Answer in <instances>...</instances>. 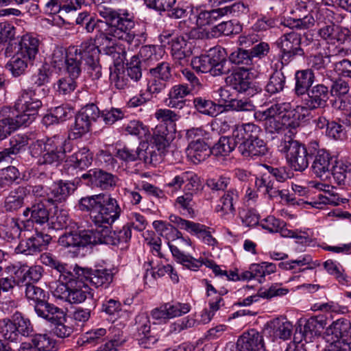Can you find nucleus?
<instances>
[{
  "instance_id": "obj_26",
  "label": "nucleus",
  "mask_w": 351,
  "mask_h": 351,
  "mask_svg": "<svg viewBox=\"0 0 351 351\" xmlns=\"http://www.w3.org/2000/svg\"><path fill=\"white\" fill-rule=\"evenodd\" d=\"M308 3L305 1L298 0L295 5V12H298L299 18L292 21H288L287 26L291 28H296L298 29H306L312 27L315 20L311 14H308L310 10Z\"/></svg>"
},
{
  "instance_id": "obj_29",
  "label": "nucleus",
  "mask_w": 351,
  "mask_h": 351,
  "mask_svg": "<svg viewBox=\"0 0 351 351\" xmlns=\"http://www.w3.org/2000/svg\"><path fill=\"white\" fill-rule=\"evenodd\" d=\"M40 40L31 34L23 35L18 44L16 53L34 62L39 51Z\"/></svg>"
},
{
  "instance_id": "obj_24",
  "label": "nucleus",
  "mask_w": 351,
  "mask_h": 351,
  "mask_svg": "<svg viewBox=\"0 0 351 351\" xmlns=\"http://www.w3.org/2000/svg\"><path fill=\"white\" fill-rule=\"evenodd\" d=\"M22 216L24 218L22 221H26V225L32 222L39 225L48 223L49 211L43 201H38L26 207L23 211Z\"/></svg>"
},
{
  "instance_id": "obj_2",
  "label": "nucleus",
  "mask_w": 351,
  "mask_h": 351,
  "mask_svg": "<svg viewBox=\"0 0 351 351\" xmlns=\"http://www.w3.org/2000/svg\"><path fill=\"white\" fill-rule=\"evenodd\" d=\"M98 13L105 20L104 28L99 27L94 40L90 38L86 41H91L98 50L99 62L100 47H103L106 54L114 56L117 39L125 41L136 47L145 43L146 32L137 29L134 18L130 16L128 12L121 14L111 8L100 5Z\"/></svg>"
},
{
  "instance_id": "obj_49",
  "label": "nucleus",
  "mask_w": 351,
  "mask_h": 351,
  "mask_svg": "<svg viewBox=\"0 0 351 351\" xmlns=\"http://www.w3.org/2000/svg\"><path fill=\"white\" fill-rule=\"evenodd\" d=\"M252 60L249 49L238 48L229 56V61L234 64L241 65V69L249 70L252 64Z\"/></svg>"
},
{
  "instance_id": "obj_22",
  "label": "nucleus",
  "mask_w": 351,
  "mask_h": 351,
  "mask_svg": "<svg viewBox=\"0 0 351 351\" xmlns=\"http://www.w3.org/2000/svg\"><path fill=\"white\" fill-rule=\"evenodd\" d=\"M14 285L21 286L24 284H32L30 282H36L43 276V268L40 265H33L29 267L27 265H23L20 267L14 266Z\"/></svg>"
},
{
  "instance_id": "obj_47",
  "label": "nucleus",
  "mask_w": 351,
  "mask_h": 351,
  "mask_svg": "<svg viewBox=\"0 0 351 351\" xmlns=\"http://www.w3.org/2000/svg\"><path fill=\"white\" fill-rule=\"evenodd\" d=\"M0 333L3 337L10 342H17L20 336L17 332L14 319L3 318L0 319Z\"/></svg>"
},
{
  "instance_id": "obj_11",
  "label": "nucleus",
  "mask_w": 351,
  "mask_h": 351,
  "mask_svg": "<svg viewBox=\"0 0 351 351\" xmlns=\"http://www.w3.org/2000/svg\"><path fill=\"white\" fill-rule=\"evenodd\" d=\"M65 138L60 135H54L45 141L44 154L39 158V162L43 165L61 164L66 158L64 149Z\"/></svg>"
},
{
  "instance_id": "obj_54",
  "label": "nucleus",
  "mask_w": 351,
  "mask_h": 351,
  "mask_svg": "<svg viewBox=\"0 0 351 351\" xmlns=\"http://www.w3.org/2000/svg\"><path fill=\"white\" fill-rule=\"evenodd\" d=\"M195 108L200 113L215 117L218 114L217 108L218 106L210 99L199 97L193 99Z\"/></svg>"
},
{
  "instance_id": "obj_37",
  "label": "nucleus",
  "mask_w": 351,
  "mask_h": 351,
  "mask_svg": "<svg viewBox=\"0 0 351 351\" xmlns=\"http://www.w3.org/2000/svg\"><path fill=\"white\" fill-rule=\"evenodd\" d=\"M173 132L166 125H158L154 130L151 142L159 152H163L170 145Z\"/></svg>"
},
{
  "instance_id": "obj_39",
  "label": "nucleus",
  "mask_w": 351,
  "mask_h": 351,
  "mask_svg": "<svg viewBox=\"0 0 351 351\" xmlns=\"http://www.w3.org/2000/svg\"><path fill=\"white\" fill-rule=\"evenodd\" d=\"M274 337L282 340L289 339L293 332V325L285 317H278L269 324Z\"/></svg>"
},
{
  "instance_id": "obj_10",
  "label": "nucleus",
  "mask_w": 351,
  "mask_h": 351,
  "mask_svg": "<svg viewBox=\"0 0 351 351\" xmlns=\"http://www.w3.org/2000/svg\"><path fill=\"white\" fill-rule=\"evenodd\" d=\"M309 150L313 157L311 165L313 173L321 179L328 178L335 162L330 153L325 149H319L317 141L309 143Z\"/></svg>"
},
{
  "instance_id": "obj_3",
  "label": "nucleus",
  "mask_w": 351,
  "mask_h": 351,
  "mask_svg": "<svg viewBox=\"0 0 351 351\" xmlns=\"http://www.w3.org/2000/svg\"><path fill=\"white\" fill-rule=\"evenodd\" d=\"M85 60L87 71L92 80H99L101 76V66L98 62V50L91 41H84L79 49L69 48V56L64 65L69 77L78 78L82 72V60Z\"/></svg>"
},
{
  "instance_id": "obj_19",
  "label": "nucleus",
  "mask_w": 351,
  "mask_h": 351,
  "mask_svg": "<svg viewBox=\"0 0 351 351\" xmlns=\"http://www.w3.org/2000/svg\"><path fill=\"white\" fill-rule=\"evenodd\" d=\"M332 23L322 27L318 30L319 36L328 43L344 45L351 43V32L347 27Z\"/></svg>"
},
{
  "instance_id": "obj_7",
  "label": "nucleus",
  "mask_w": 351,
  "mask_h": 351,
  "mask_svg": "<svg viewBox=\"0 0 351 351\" xmlns=\"http://www.w3.org/2000/svg\"><path fill=\"white\" fill-rule=\"evenodd\" d=\"M279 151L286 154V159L289 166L296 171H303L309 164V147L307 148L298 141L290 136H285L278 146Z\"/></svg>"
},
{
  "instance_id": "obj_35",
  "label": "nucleus",
  "mask_w": 351,
  "mask_h": 351,
  "mask_svg": "<svg viewBox=\"0 0 351 351\" xmlns=\"http://www.w3.org/2000/svg\"><path fill=\"white\" fill-rule=\"evenodd\" d=\"M188 156L194 163L204 161L213 154L210 143L204 141L202 142L189 143L187 147Z\"/></svg>"
},
{
  "instance_id": "obj_18",
  "label": "nucleus",
  "mask_w": 351,
  "mask_h": 351,
  "mask_svg": "<svg viewBox=\"0 0 351 351\" xmlns=\"http://www.w3.org/2000/svg\"><path fill=\"white\" fill-rule=\"evenodd\" d=\"M276 44L280 49L283 57L290 58L296 56H304V51L300 47V35L293 31L281 36L276 40Z\"/></svg>"
},
{
  "instance_id": "obj_63",
  "label": "nucleus",
  "mask_w": 351,
  "mask_h": 351,
  "mask_svg": "<svg viewBox=\"0 0 351 351\" xmlns=\"http://www.w3.org/2000/svg\"><path fill=\"white\" fill-rule=\"evenodd\" d=\"M26 287L25 296L29 300L33 301L34 304L41 303L45 300V293L41 288L33 284H24Z\"/></svg>"
},
{
  "instance_id": "obj_4",
  "label": "nucleus",
  "mask_w": 351,
  "mask_h": 351,
  "mask_svg": "<svg viewBox=\"0 0 351 351\" xmlns=\"http://www.w3.org/2000/svg\"><path fill=\"white\" fill-rule=\"evenodd\" d=\"M305 110L302 106H298L295 109L289 102H283L271 105L263 111L255 113V117L259 120L266 121L267 129L270 132L278 131L282 125L291 128L298 126V121L304 119V114L301 112Z\"/></svg>"
},
{
  "instance_id": "obj_56",
  "label": "nucleus",
  "mask_w": 351,
  "mask_h": 351,
  "mask_svg": "<svg viewBox=\"0 0 351 351\" xmlns=\"http://www.w3.org/2000/svg\"><path fill=\"white\" fill-rule=\"evenodd\" d=\"M191 65L194 69L202 73H210L212 76H219L214 72V66L207 55L195 57L191 60Z\"/></svg>"
},
{
  "instance_id": "obj_44",
  "label": "nucleus",
  "mask_w": 351,
  "mask_h": 351,
  "mask_svg": "<svg viewBox=\"0 0 351 351\" xmlns=\"http://www.w3.org/2000/svg\"><path fill=\"white\" fill-rule=\"evenodd\" d=\"M70 217L66 210L54 207L52 215H49L48 226L53 230H62L69 226Z\"/></svg>"
},
{
  "instance_id": "obj_28",
  "label": "nucleus",
  "mask_w": 351,
  "mask_h": 351,
  "mask_svg": "<svg viewBox=\"0 0 351 351\" xmlns=\"http://www.w3.org/2000/svg\"><path fill=\"white\" fill-rule=\"evenodd\" d=\"M29 193V189L24 186H19L11 191L5 198L3 208L8 213L17 212L24 206L25 199Z\"/></svg>"
},
{
  "instance_id": "obj_13",
  "label": "nucleus",
  "mask_w": 351,
  "mask_h": 351,
  "mask_svg": "<svg viewBox=\"0 0 351 351\" xmlns=\"http://www.w3.org/2000/svg\"><path fill=\"white\" fill-rule=\"evenodd\" d=\"M147 90L152 94L162 92L172 79L171 67L169 62H162L149 70Z\"/></svg>"
},
{
  "instance_id": "obj_33",
  "label": "nucleus",
  "mask_w": 351,
  "mask_h": 351,
  "mask_svg": "<svg viewBox=\"0 0 351 351\" xmlns=\"http://www.w3.org/2000/svg\"><path fill=\"white\" fill-rule=\"evenodd\" d=\"M249 70L240 69L228 76L226 82L239 93H245L252 88V82L249 77Z\"/></svg>"
},
{
  "instance_id": "obj_8",
  "label": "nucleus",
  "mask_w": 351,
  "mask_h": 351,
  "mask_svg": "<svg viewBox=\"0 0 351 351\" xmlns=\"http://www.w3.org/2000/svg\"><path fill=\"white\" fill-rule=\"evenodd\" d=\"M41 106L42 102L37 98L35 91L25 89L22 90L16 102V109L14 110L27 126L35 119V116Z\"/></svg>"
},
{
  "instance_id": "obj_40",
  "label": "nucleus",
  "mask_w": 351,
  "mask_h": 351,
  "mask_svg": "<svg viewBox=\"0 0 351 351\" xmlns=\"http://www.w3.org/2000/svg\"><path fill=\"white\" fill-rule=\"evenodd\" d=\"M69 164L74 169L85 170L93 162V153L86 147L72 154L68 160Z\"/></svg>"
},
{
  "instance_id": "obj_43",
  "label": "nucleus",
  "mask_w": 351,
  "mask_h": 351,
  "mask_svg": "<svg viewBox=\"0 0 351 351\" xmlns=\"http://www.w3.org/2000/svg\"><path fill=\"white\" fill-rule=\"evenodd\" d=\"M138 344L143 348H151L158 340L157 336L151 331L150 322L147 317H145V322L138 328Z\"/></svg>"
},
{
  "instance_id": "obj_9",
  "label": "nucleus",
  "mask_w": 351,
  "mask_h": 351,
  "mask_svg": "<svg viewBox=\"0 0 351 351\" xmlns=\"http://www.w3.org/2000/svg\"><path fill=\"white\" fill-rule=\"evenodd\" d=\"M100 118L99 110L93 104L86 105L76 114L75 123L71 126L69 138L77 139L90 130L93 122Z\"/></svg>"
},
{
  "instance_id": "obj_52",
  "label": "nucleus",
  "mask_w": 351,
  "mask_h": 351,
  "mask_svg": "<svg viewBox=\"0 0 351 351\" xmlns=\"http://www.w3.org/2000/svg\"><path fill=\"white\" fill-rule=\"evenodd\" d=\"M335 164L332 165L330 174L338 185H345L347 174L351 171V164L345 163L342 161L335 160Z\"/></svg>"
},
{
  "instance_id": "obj_59",
  "label": "nucleus",
  "mask_w": 351,
  "mask_h": 351,
  "mask_svg": "<svg viewBox=\"0 0 351 351\" xmlns=\"http://www.w3.org/2000/svg\"><path fill=\"white\" fill-rule=\"evenodd\" d=\"M285 224L283 221L276 219L271 215L263 219L260 222V226L263 229L270 232H280L282 235H284V227Z\"/></svg>"
},
{
  "instance_id": "obj_64",
  "label": "nucleus",
  "mask_w": 351,
  "mask_h": 351,
  "mask_svg": "<svg viewBox=\"0 0 351 351\" xmlns=\"http://www.w3.org/2000/svg\"><path fill=\"white\" fill-rule=\"evenodd\" d=\"M83 0H62L63 8L62 11V19L67 23H73L71 21L70 13H73L81 7Z\"/></svg>"
},
{
  "instance_id": "obj_5",
  "label": "nucleus",
  "mask_w": 351,
  "mask_h": 351,
  "mask_svg": "<svg viewBox=\"0 0 351 351\" xmlns=\"http://www.w3.org/2000/svg\"><path fill=\"white\" fill-rule=\"evenodd\" d=\"M62 278V283L55 289V295L70 304H80L86 300H93V293L86 284L82 267L75 265L73 275Z\"/></svg>"
},
{
  "instance_id": "obj_27",
  "label": "nucleus",
  "mask_w": 351,
  "mask_h": 351,
  "mask_svg": "<svg viewBox=\"0 0 351 351\" xmlns=\"http://www.w3.org/2000/svg\"><path fill=\"white\" fill-rule=\"evenodd\" d=\"M234 137L239 145L251 143L261 140V129L254 123H246L241 125H235Z\"/></svg>"
},
{
  "instance_id": "obj_55",
  "label": "nucleus",
  "mask_w": 351,
  "mask_h": 351,
  "mask_svg": "<svg viewBox=\"0 0 351 351\" xmlns=\"http://www.w3.org/2000/svg\"><path fill=\"white\" fill-rule=\"evenodd\" d=\"M156 118L169 128L171 132H175V122L178 120L179 116L169 109H160L155 113Z\"/></svg>"
},
{
  "instance_id": "obj_17",
  "label": "nucleus",
  "mask_w": 351,
  "mask_h": 351,
  "mask_svg": "<svg viewBox=\"0 0 351 351\" xmlns=\"http://www.w3.org/2000/svg\"><path fill=\"white\" fill-rule=\"evenodd\" d=\"M51 240V237L43 232L36 231L26 240L21 241L16 248L17 253L33 255L46 249Z\"/></svg>"
},
{
  "instance_id": "obj_34",
  "label": "nucleus",
  "mask_w": 351,
  "mask_h": 351,
  "mask_svg": "<svg viewBox=\"0 0 351 351\" xmlns=\"http://www.w3.org/2000/svg\"><path fill=\"white\" fill-rule=\"evenodd\" d=\"M326 324V319L324 315L314 316L308 319L302 326L303 332L306 335V343L311 342L315 337L319 336Z\"/></svg>"
},
{
  "instance_id": "obj_45",
  "label": "nucleus",
  "mask_w": 351,
  "mask_h": 351,
  "mask_svg": "<svg viewBox=\"0 0 351 351\" xmlns=\"http://www.w3.org/2000/svg\"><path fill=\"white\" fill-rule=\"evenodd\" d=\"M345 19V15L336 14L328 8H322L317 11L315 21L320 28L332 23L341 24Z\"/></svg>"
},
{
  "instance_id": "obj_57",
  "label": "nucleus",
  "mask_w": 351,
  "mask_h": 351,
  "mask_svg": "<svg viewBox=\"0 0 351 351\" xmlns=\"http://www.w3.org/2000/svg\"><path fill=\"white\" fill-rule=\"evenodd\" d=\"M12 318L14 319V323L16 326L19 335H21L24 337L32 335L34 330L33 326L32 325L29 319L25 318L19 312H16L12 315Z\"/></svg>"
},
{
  "instance_id": "obj_32",
  "label": "nucleus",
  "mask_w": 351,
  "mask_h": 351,
  "mask_svg": "<svg viewBox=\"0 0 351 351\" xmlns=\"http://www.w3.org/2000/svg\"><path fill=\"white\" fill-rule=\"evenodd\" d=\"M214 66V72L219 75L228 74L230 71V63L226 59V53L224 48L215 47L210 50L207 55Z\"/></svg>"
},
{
  "instance_id": "obj_20",
  "label": "nucleus",
  "mask_w": 351,
  "mask_h": 351,
  "mask_svg": "<svg viewBox=\"0 0 351 351\" xmlns=\"http://www.w3.org/2000/svg\"><path fill=\"white\" fill-rule=\"evenodd\" d=\"M81 178L88 180V184L108 190L114 187L119 180L117 176L101 169H90Z\"/></svg>"
},
{
  "instance_id": "obj_31",
  "label": "nucleus",
  "mask_w": 351,
  "mask_h": 351,
  "mask_svg": "<svg viewBox=\"0 0 351 351\" xmlns=\"http://www.w3.org/2000/svg\"><path fill=\"white\" fill-rule=\"evenodd\" d=\"M315 80V74L311 69L296 71L295 74V94L301 97L306 95V93L313 86Z\"/></svg>"
},
{
  "instance_id": "obj_53",
  "label": "nucleus",
  "mask_w": 351,
  "mask_h": 351,
  "mask_svg": "<svg viewBox=\"0 0 351 351\" xmlns=\"http://www.w3.org/2000/svg\"><path fill=\"white\" fill-rule=\"evenodd\" d=\"M138 154V160H143L145 164H154L158 160L154 146L149 145L147 141H143L139 144Z\"/></svg>"
},
{
  "instance_id": "obj_23",
  "label": "nucleus",
  "mask_w": 351,
  "mask_h": 351,
  "mask_svg": "<svg viewBox=\"0 0 351 351\" xmlns=\"http://www.w3.org/2000/svg\"><path fill=\"white\" fill-rule=\"evenodd\" d=\"M169 220L178 228L193 232L202 238L209 245H212L215 242V239L213 238L210 232L206 230L204 225L185 220L175 215H171Z\"/></svg>"
},
{
  "instance_id": "obj_42",
  "label": "nucleus",
  "mask_w": 351,
  "mask_h": 351,
  "mask_svg": "<svg viewBox=\"0 0 351 351\" xmlns=\"http://www.w3.org/2000/svg\"><path fill=\"white\" fill-rule=\"evenodd\" d=\"M239 199V192L235 189L228 190L220 199L221 204L217 207V212H222L223 215L235 213V206Z\"/></svg>"
},
{
  "instance_id": "obj_6",
  "label": "nucleus",
  "mask_w": 351,
  "mask_h": 351,
  "mask_svg": "<svg viewBox=\"0 0 351 351\" xmlns=\"http://www.w3.org/2000/svg\"><path fill=\"white\" fill-rule=\"evenodd\" d=\"M34 308L38 317L51 324L52 331L58 337L65 338L73 332V328L66 324V313L62 308L46 300L34 304Z\"/></svg>"
},
{
  "instance_id": "obj_14",
  "label": "nucleus",
  "mask_w": 351,
  "mask_h": 351,
  "mask_svg": "<svg viewBox=\"0 0 351 351\" xmlns=\"http://www.w3.org/2000/svg\"><path fill=\"white\" fill-rule=\"evenodd\" d=\"M324 83H327L324 80ZM330 90L326 84H317L313 86L302 97V103L305 108L303 112H308V110H315L319 108H324L329 99Z\"/></svg>"
},
{
  "instance_id": "obj_36",
  "label": "nucleus",
  "mask_w": 351,
  "mask_h": 351,
  "mask_svg": "<svg viewBox=\"0 0 351 351\" xmlns=\"http://www.w3.org/2000/svg\"><path fill=\"white\" fill-rule=\"evenodd\" d=\"M40 259L43 264L56 270L59 273L58 282L60 284L62 283V278H66V276L73 275L74 267L72 270L69 269L67 268L66 264L62 263L56 256L50 253L42 254L40 255Z\"/></svg>"
},
{
  "instance_id": "obj_15",
  "label": "nucleus",
  "mask_w": 351,
  "mask_h": 351,
  "mask_svg": "<svg viewBox=\"0 0 351 351\" xmlns=\"http://www.w3.org/2000/svg\"><path fill=\"white\" fill-rule=\"evenodd\" d=\"M325 339L328 342H332L339 345L350 344L351 340V322L350 320L341 318L327 328Z\"/></svg>"
},
{
  "instance_id": "obj_61",
  "label": "nucleus",
  "mask_w": 351,
  "mask_h": 351,
  "mask_svg": "<svg viewBox=\"0 0 351 351\" xmlns=\"http://www.w3.org/2000/svg\"><path fill=\"white\" fill-rule=\"evenodd\" d=\"M142 62L138 57L134 56L127 64V75L134 82L139 81L142 77Z\"/></svg>"
},
{
  "instance_id": "obj_25",
  "label": "nucleus",
  "mask_w": 351,
  "mask_h": 351,
  "mask_svg": "<svg viewBox=\"0 0 351 351\" xmlns=\"http://www.w3.org/2000/svg\"><path fill=\"white\" fill-rule=\"evenodd\" d=\"M237 348L239 351H266L263 336L255 330L244 332L237 340Z\"/></svg>"
},
{
  "instance_id": "obj_1",
  "label": "nucleus",
  "mask_w": 351,
  "mask_h": 351,
  "mask_svg": "<svg viewBox=\"0 0 351 351\" xmlns=\"http://www.w3.org/2000/svg\"><path fill=\"white\" fill-rule=\"evenodd\" d=\"M79 209L89 212L95 230L71 231L60 237L58 242L64 247H84L88 245L107 244L117 245L128 243L132 237L130 226L125 225L118 231L111 230V224L120 216L121 209L115 198L100 193L82 197Z\"/></svg>"
},
{
  "instance_id": "obj_12",
  "label": "nucleus",
  "mask_w": 351,
  "mask_h": 351,
  "mask_svg": "<svg viewBox=\"0 0 351 351\" xmlns=\"http://www.w3.org/2000/svg\"><path fill=\"white\" fill-rule=\"evenodd\" d=\"M241 7L245 8L244 4L235 3L231 5L211 10L197 8L195 9L196 25L199 27L214 25L222 17L235 12L236 10H239Z\"/></svg>"
},
{
  "instance_id": "obj_51",
  "label": "nucleus",
  "mask_w": 351,
  "mask_h": 351,
  "mask_svg": "<svg viewBox=\"0 0 351 351\" xmlns=\"http://www.w3.org/2000/svg\"><path fill=\"white\" fill-rule=\"evenodd\" d=\"M27 139L21 136L13 137L10 140V148L4 149L0 152V162L6 160L8 158H11L12 155L19 154L21 149L27 145Z\"/></svg>"
},
{
  "instance_id": "obj_58",
  "label": "nucleus",
  "mask_w": 351,
  "mask_h": 351,
  "mask_svg": "<svg viewBox=\"0 0 351 351\" xmlns=\"http://www.w3.org/2000/svg\"><path fill=\"white\" fill-rule=\"evenodd\" d=\"M10 228L5 232L8 240H14L20 237L22 231L26 228V221H22L19 217H11Z\"/></svg>"
},
{
  "instance_id": "obj_16",
  "label": "nucleus",
  "mask_w": 351,
  "mask_h": 351,
  "mask_svg": "<svg viewBox=\"0 0 351 351\" xmlns=\"http://www.w3.org/2000/svg\"><path fill=\"white\" fill-rule=\"evenodd\" d=\"M74 190L75 185L73 183L66 182L63 180L54 182L46 188L45 201L57 206L58 204L65 202Z\"/></svg>"
},
{
  "instance_id": "obj_41",
  "label": "nucleus",
  "mask_w": 351,
  "mask_h": 351,
  "mask_svg": "<svg viewBox=\"0 0 351 351\" xmlns=\"http://www.w3.org/2000/svg\"><path fill=\"white\" fill-rule=\"evenodd\" d=\"M238 150L245 158L259 157L266 155L268 148L263 139L248 144L239 145Z\"/></svg>"
},
{
  "instance_id": "obj_50",
  "label": "nucleus",
  "mask_w": 351,
  "mask_h": 351,
  "mask_svg": "<svg viewBox=\"0 0 351 351\" xmlns=\"http://www.w3.org/2000/svg\"><path fill=\"white\" fill-rule=\"evenodd\" d=\"M286 83V77L281 71H274L270 76L265 86V90L274 95L283 90Z\"/></svg>"
},
{
  "instance_id": "obj_30",
  "label": "nucleus",
  "mask_w": 351,
  "mask_h": 351,
  "mask_svg": "<svg viewBox=\"0 0 351 351\" xmlns=\"http://www.w3.org/2000/svg\"><path fill=\"white\" fill-rule=\"evenodd\" d=\"M82 271L86 282H90L96 287H108L113 280V274L110 270L106 269L93 270L82 268Z\"/></svg>"
},
{
  "instance_id": "obj_60",
  "label": "nucleus",
  "mask_w": 351,
  "mask_h": 351,
  "mask_svg": "<svg viewBox=\"0 0 351 351\" xmlns=\"http://www.w3.org/2000/svg\"><path fill=\"white\" fill-rule=\"evenodd\" d=\"M30 343L36 351H51L54 346L52 340L46 334L34 335Z\"/></svg>"
},
{
  "instance_id": "obj_21",
  "label": "nucleus",
  "mask_w": 351,
  "mask_h": 351,
  "mask_svg": "<svg viewBox=\"0 0 351 351\" xmlns=\"http://www.w3.org/2000/svg\"><path fill=\"white\" fill-rule=\"evenodd\" d=\"M25 125L19 118L16 112L9 107H3L0 110V141L6 138L21 126Z\"/></svg>"
},
{
  "instance_id": "obj_62",
  "label": "nucleus",
  "mask_w": 351,
  "mask_h": 351,
  "mask_svg": "<svg viewBox=\"0 0 351 351\" xmlns=\"http://www.w3.org/2000/svg\"><path fill=\"white\" fill-rule=\"evenodd\" d=\"M121 62H123L122 59L119 62L114 63L113 67H110V80L119 89L123 88L126 85L123 73L121 72L123 68Z\"/></svg>"
},
{
  "instance_id": "obj_38",
  "label": "nucleus",
  "mask_w": 351,
  "mask_h": 351,
  "mask_svg": "<svg viewBox=\"0 0 351 351\" xmlns=\"http://www.w3.org/2000/svg\"><path fill=\"white\" fill-rule=\"evenodd\" d=\"M239 146L237 140L234 137V130L231 136H221L218 141L212 147L213 155L217 157L228 156Z\"/></svg>"
},
{
  "instance_id": "obj_48",
  "label": "nucleus",
  "mask_w": 351,
  "mask_h": 351,
  "mask_svg": "<svg viewBox=\"0 0 351 351\" xmlns=\"http://www.w3.org/2000/svg\"><path fill=\"white\" fill-rule=\"evenodd\" d=\"M153 226L159 234L167 239L168 242L182 238V233L170 223L162 221H154Z\"/></svg>"
},
{
  "instance_id": "obj_46",
  "label": "nucleus",
  "mask_w": 351,
  "mask_h": 351,
  "mask_svg": "<svg viewBox=\"0 0 351 351\" xmlns=\"http://www.w3.org/2000/svg\"><path fill=\"white\" fill-rule=\"evenodd\" d=\"M28 64H33V62L25 57L19 55L18 53L13 56L11 60L6 64L5 68L10 71L14 77L23 75L27 68Z\"/></svg>"
}]
</instances>
